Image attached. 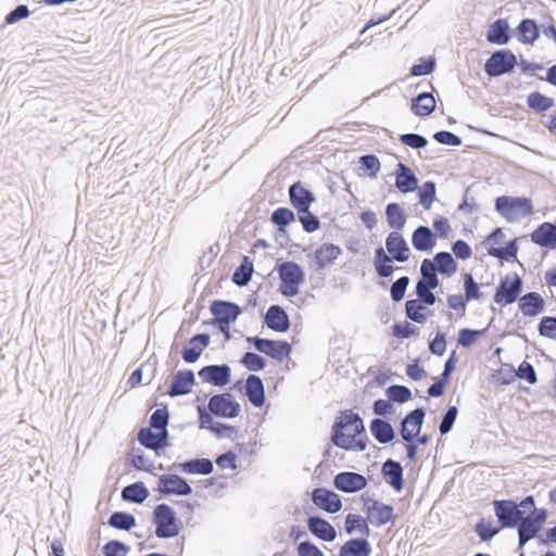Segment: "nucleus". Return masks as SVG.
Returning a JSON list of instances; mask_svg holds the SVG:
<instances>
[{"mask_svg":"<svg viewBox=\"0 0 556 556\" xmlns=\"http://www.w3.org/2000/svg\"><path fill=\"white\" fill-rule=\"evenodd\" d=\"M245 393L254 406L261 407L265 402L262 379L254 375L249 376L245 382Z\"/></svg>","mask_w":556,"mask_h":556,"instance_id":"2f4dec72","label":"nucleus"},{"mask_svg":"<svg viewBox=\"0 0 556 556\" xmlns=\"http://www.w3.org/2000/svg\"><path fill=\"white\" fill-rule=\"evenodd\" d=\"M519 506L523 509V514L528 513V516L523 517L522 515L518 522L519 546L521 547L542 529L547 514L544 508L535 509L532 496L523 498Z\"/></svg>","mask_w":556,"mask_h":556,"instance_id":"7ed1b4c3","label":"nucleus"},{"mask_svg":"<svg viewBox=\"0 0 556 556\" xmlns=\"http://www.w3.org/2000/svg\"><path fill=\"white\" fill-rule=\"evenodd\" d=\"M210 309L214 316L213 324L228 338L230 324L236 321L241 308L232 302L216 300L212 302Z\"/></svg>","mask_w":556,"mask_h":556,"instance_id":"6e6552de","label":"nucleus"},{"mask_svg":"<svg viewBox=\"0 0 556 556\" xmlns=\"http://www.w3.org/2000/svg\"><path fill=\"white\" fill-rule=\"evenodd\" d=\"M149 496V491L142 482H135L125 486L122 491L124 501L141 504Z\"/></svg>","mask_w":556,"mask_h":556,"instance_id":"58836bf2","label":"nucleus"},{"mask_svg":"<svg viewBox=\"0 0 556 556\" xmlns=\"http://www.w3.org/2000/svg\"><path fill=\"white\" fill-rule=\"evenodd\" d=\"M522 291V279L517 273H508L501 278L493 296L501 307L515 303Z\"/></svg>","mask_w":556,"mask_h":556,"instance_id":"0eeeda50","label":"nucleus"},{"mask_svg":"<svg viewBox=\"0 0 556 556\" xmlns=\"http://www.w3.org/2000/svg\"><path fill=\"white\" fill-rule=\"evenodd\" d=\"M434 68V61L431 59H421L418 64L410 68L412 76H424L430 74Z\"/></svg>","mask_w":556,"mask_h":556,"instance_id":"338daca9","label":"nucleus"},{"mask_svg":"<svg viewBox=\"0 0 556 556\" xmlns=\"http://www.w3.org/2000/svg\"><path fill=\"white\" fill-rule=\"evenodd\" d=\"M193 384V372L191 370H180L175 375L168 394L170 396L187 394L191 391Z\"/></svg>","mask_w":556,"mask_h":556,"instance_id":"c756f323","label":"nucleus"},{"mask_svg":"<svg viewBox=\"0 0 556 556\" xmlns=\"http://www.w3.org/2000/svg\"><path fill=\"white\" fill-rule=\"evenodd\" d=\"M241 363L253 371L262 370L265 367V361L256 353L248 352L243 355Z\"/></svg>","mask_w":556,"mask_h":556,"instance_id":"680f3d73","label":"nucleus"},{"mask_svg":"<svg viewBox=\"0 0 556 556\" xmlns=\"http://www.w3.org/2000/svg\"><path fill=\"white\" fill-rule=\"evenodd\" d=\"M412 243L417 251H429L435 245V237L430 228L419 226L412 235Z\"/></svg>","mask_w":556,"mask_h":556,"instance_id":"7c9ffc66","label":"nucleus"},{"mask_svg":"<svg viewBox=\"0 0 556 556\" xmlns=\"http://www.w3.org/2000/svg\"><path fill=\"white\" fill-rule=\"evenodd\" d=\"M531 240L533 243L548 249L556 248V226L552 223L545 222L541 224L532 233Z\"/></svg>","mask_w":556,"mask_h":556,"instance_id":"393cba45","label":"nucleus"},{"mask_svg":"<svg viewBox=\"0 0 556 556\" xmlns=\"http://www.w3.org/2000/svg\"><path fill=\"white\" fill-rule=\"evenodd\" d=\"M386 248L388 253L378 248L375 251L374 266L379 277H390L394 271L392 262H406L409 258L410 250L403 236L397 231H392L386 239Z\"/></svg>","mask_w":556,"mask_h":556,"instance_id":"f03ea898","label":"nucleus"},{"mask_svg":"<svg viewBox=\"0 0 556 556\" xmlns=\"http://www.w3.org/2000/svg\"><path fill=\"white\" fill-rule=\"evenodd\" d=\"M468 302L463 294H450L446 298L448 308L458 313L460 317L465 316Z\"/></svg>","mask_w":556,"mask_h":556,"instance_id":"13d9d810","label":"nucleus"},{"mask_svg":"<svg viewBox=\"0 0 556 556\" xmlns=\"http://www.w3.org/2000/svg\"><path fill=\"white\" fill-rule=\"evenodd\" d=\"M518 308L525 317H536L545 309V300L538 292H528L518 299Z\"/></svg>","mask_w":556,"mask_h":556,"instance_id":"2eb2a0df","label":"nucleus"},{"mask_svg":"<svg viewBox=\"0 0 556 556\" xmlns=\"http://www.w3.org/2000/svg\"><path fill=\"white\" fill-rule=\"evenodd\" d=\"M528 106L538 112H545L554 105V100L539 91H534L528 94L527 98Z\"/></svg>","mask_w":556,"mask_h":556,"instance_id":"79ce46f5","label":"nucleus"},{"mask_svg":"<svg viewBox=\"0 0 556 556\" xmlns=\"http://www.w3.org/2000/svg\"><path fill=\"white\" fill-rule=\"evenodd\" d=\"M370 430L375 439L380 443H388L394 437L392 426L382 419H374L370 424Z\"/></svg>","mask_w":556,"mask_h":556,"instance_id":"a19ab883","label":"nucleus"},{"mask_svg":"<svg viewBox=\"0 0 556 556\" xmlns=\"http://www.w3.org/2000/svg\"><path fill=\"white\" fill-rule=\"evenodd\" d=\"M488 253L496 258L508 260L510 257H516L517 247L515 241H511L504 248L490 247Z\"/></svg>","mask_w":556,"mask_h":556,"instance_id":"4d7b16f0","label":"nucleus"},{"mask_svg":"<svg viewBox=\"0 0 556 556\" xmlns=\"http://www.w3.org/2000/svg\"><path fill=\"white\" fill-rule=\"evenodd\" d=\"M277 271L280 279V293L287 298L299 294L300 286L305 280L302 267L294 262L288 261L280 264Z\"/></svg>","mask_w":556,"mask_h":556,"instance_id":"423d86ee","label":"nucleus"},{"mask_svg":"<svg viewBox=\"0 0 556 556\" xmlns=\"http://www.w3.org/2000/svg\"><path fill=\"white\" fill-rule=\"evenodd\" d=\"M333 484L342 492L353 493L363 490L367 485V480L363 475L346 471L338 473Z\"/></svg>","mask_w":556,"mask_h":556,"instance_id":"dca6fc26","label":"nucleus"},{"mask_svg":"<svg viewBox=\"0 0 556 556\" xmlns=\"http://www.w3.org/2000/svg\"><path fill=\"white\" fill-rule=\"evenodd\" d=\"M307 528L313 535L325 542H332L337 536L334 527L320 517H309Z\"/></svg>","mask_w":556,"mask_h":556,"instance_id":"b1692460","label":"nucleus"},{"mask_svg":"<svg viewBox=\"0 0 556 556\" xmlns=\"http://www.w3.org/2000/svg\"><path fill=\"white\" fill-rule=\"evenodd\" d=\"M425 413L421 408H416L410 412L403 420L401 428V435L404 441L412 442L416 438L424 422Z\"/></svg>","mask_w":556,"mask_h":556,"instance_id":"f3484780","label":"nucleus"},{"mask_svg":"<svg viewBox=\"0 0 556 556\" xmlns=\"http://www.w3.org/2000/svg\"><path fill=\"white\" fill-rule=\"evenodd\" d=\"M433 303H425L415 299L408 300L405 303V314L408 319L417 324H425L430 317L433 316V311L430 306Z\"/></svg>","mask_w":556,"mask_h":556,"instance_id":"aec40b11","label":"nucleus"},{"mask_svg":"<svg viewBox=\"0 0 556 556\" xmlns=\"http://www.w3.org/2000/svg\"><path fill=\"white\" fill-rule=\"evenodd\" d=\"M342 251L339 245L333 243H323L314 252V262L318 269H323L331 265L340 255Z\"/></svg>","mask_w":556,"mask_h":556,"instance_id":"a878e982","label":"nucleus"},{"mask_svg":"<svg viewBox=\"0 0 556 556\" xmlns=\"http://www.w3.org/2000/svg\"><path fill=\"white\" fill-rule=\"evenodd\" d=\"M332 442L343 450H365L366 433L362 418L352 410L341 412L333 425Z\"/></svg>","mask_w":556,"mask_h":556,"instance_id":"f257e3e1","label":"nucleus"},{"mask_svg":"<svg viewBox=\"0 0 556 556\" xmlns=\"http://www.w3.org/2000/svg\"><path fill=\"white\" fill-rule=\"evenodd\" d=\"M391 334L399 340L408 339L412 337H417L419 334V330L417 327L404 320L402 323H396L391 328Z\"/></svg>","mask_w":556,"mask_h":556,"instance_id":"c03bdc74","label":"nucleus"},{"mask_svg":"<svg viewBox=\"0 0 556 556\" xmlns=\"http://www.w3.org/2000/svg\"><path fill=\"white\" fill-rule=\"evenodd\" d=\"M495 208L509 223L519 222L533 213V205L529 198L502 195L496 199Z\"/></svg>","mask_w":556,"mask_h":556,"instance_id":"39448f33","label":"nucleus"},{"mask_svg":"<svg viewBox=\"0 0 556 556\" xmlns=\"http://www.w3.org/2000/svg\"><path fill=\"white\" fill-rule=\"evenodd\" d=\"M179 468L185 473L208 475L213 471V464L210 459L197 458L179 464Z\"/></svg>","mask_w":556,"mask_h":556,"instance_id":"4c0bfd02","label":"nucleus"},{"mask_svg":"<svg viewBox=\"0 0 556 556\" xmlns=\"http://www.w3.org/2000/svg\"><path fill=\"white\" fill-rule=\"evenodd\" d=\"M387 394L391 401L397 403H405L409 401L412 397L410 390L404 386L399 384L389 387L387 390Z\"/></svg>","mask_w":556,"mask_h":556,"instance_id":"864d4df0","label":"nucleus"},{"mask_svg":"<svg viewBox=\"0 0 556 556\" xmlns=\"http://www.w3.org/2000/svg\"><path fill=\"white\" fill-rule=\"evenodd\" d=\"M395 187L402 193L414 192L418 188V179L414 172L405 164L399 163L394 172Z\"/></svg>","mask_w":556,"mask_h":556,"instance_id":"a211bd4d","label":"nucleus"},{"mask_svg":"<svg viewBox=\"0 0 556 556\" xmlns=\"http://www.w3.org/2000/svg\"><path fill=\"white\" fill-rule=\"evenodd\" d=\"M516 64V55L510 50H500L486 60L484 71L490 77H497L511 72Z\"/></svg>","mask_w":556,"mask_h":556,"instance_id":"1a4fd4ad","label":"nucleus"},{"mask_svg":"<svg viewBox=\"0 0 556 556\" xmlns=\"http://www.w3.org/2000/svg\"><path fill=\"white\" fill-rule=\"evenodd\" d=\"M362 168L368 174L369 177L376 178L380 172L381 164L379 159L374 154L363 155L359 157Z\"/></svg>","mask_w":556,"mask_h":556,"instance_id":"3c124183","label":"nucleus"},{"mask_svg":"<svg viewBox=\"0 0 556 556\" xmlns=\"http://www.w3.org/2000/svg\"><path fill=\"white\" fill-rule=\"evenodd\" d=\"M507 31V22L505 20H497L490 26L486 34V38L492 43L504 45L507 43L509 40Z\"/></svg>","mask_w":556,"mask_h":556,"instance_id":"ea45409f","label":"nucleus"},{"mask_svg":"<svg viewBox=\"0 0 556 556\" xmlns=\"http://www.w3.org/2000/svg\"><path fill=\"white\" fill-rule=\"evenodd\" d=\"M299 556H324V553L312 542H301L298 547Z\"/></svg>","mask_w":556,"mask_h":556,"instance_id":"774afa93","label":"nucleus"},{"mask_svg":"<svg viewBox=\"0 0 556 556\" xmlns=\"http://www.w3.org/2000/svg\"><path fill=\"white\" fill-rule=\"evenodd\" d=\"M386 217L390 228L394 229V231L400 232L401 229L405 226L406 216L397 203H389L386 207Z\"/></svg>","mask_w":556,"mask_h":556,"instance_id":"f704fd0d","label":"nucleus"},{"mask_svg":"<svg viewBox=\"0 0 556 556\" xmlns=\"http://www.w3.org/2000/svg\"><path fill=\"white\" fill-rule=\"evenodd\" d=\"M312 502L314 505L329 514H336L342 508L340 496L328 489L316 488L312 492Z\"/></svg>","mask_w":556,"mask_h":556,"instance_id":"4468645a","label":"nucleus"},{"mask_svg":"<svg viewBox=\"0 0 556 556\" xmlns=\"http://www.w3.org/2000/svg\"><path fill=\"white\" fill-rule=\"evenodd\" d=\"M266 326L276 332H286L290 328L288 314L279 305H271L264 317Z\"/></svg>","mask_w":556,"mask_h":556,"instance_id":"5701e85b","label":"nucleus"},{"mask_svg":"<svg viewBox=\"0 0 556 556\" xmlns=\"http://www.w3.org/2000/svg\"><path fill=\"white\" fill-rule=\"evenodd\" d=\"M464 289L465 298L470 302L472 300H480L481 292L478 283L473 280L471 274L464 275Z\"/></svg>","mask_w":556,"mask_h":556,"instance_id":"6e6d98bb","label":"nucleus"},{"mask_svg":"<svg viewBox=\"0 0 556 556\" xmlns=\"http://www.w3.org/2000/svg\"><path fill=\"white\" fill-rule=\"evenodd\" d=\"M501 529V526L496 527L493 525L492 521L485 519H481L476 525V532L478 533L482 541L491 540L494 535H496L500 532Z\"/></svg>","mask_w":556,"mask_h":556,"instance_id":"8fccbe9b","label":"nucleus"},{"mask_svg":"<svg viewBox=\"0 0 556 556\" xmlns=\"http://www.w3.org/2000/svg\"><path fill=\"white\" fill-rule=\"evenodd\" d=\"M109 525L115 529L130 530L136 526V519L128 513L116 511L111 515Z\"/></svg>","mask_w":556,"mask_h":556,"instance_id":"37998d69","label":"nucleus"},{"mask_svg":"<svg viewBox=\"0 0 556 556\" xmlns=\"http://www.w3.org/2000/svg\"><path fill=\"white\" fill-rule=\"evenodd\" d=\"M516 376L520 379L527 380L531 384L536 382L534 368L530 363L526 361L519 365L516 371Z\"/></svg>","mask_w":556,"mask_h":556,"instance_id":"69168bd1","label":"nucleus"},{"mask_svg":"<svg viewBox=\"0 0 556 556\" xmlns=\"http://www.w3.org/2000/svg\"><path fill=\"white\" fill-rule=\"evenodd\" d=\"M435 109V99L431 93L425 92L420 93L412 104V111L417 116H428Z\"/></svg>","mask_w":556,"mask_h":556,"instance_id":"c9c22d12","label":"nucleus"},{"mask_svg":"<svg viewBox=\"0 0 556 556\" xmlns=\"http://www.w3.org/2000/svg\"><path fill=\"white\" fill-rule=\"evenodd\" d=\"M367 521V519L363 518L359 515L349 514L345 518V530L348 533L359 531L361 533L368 535L369 527Z\"/></svg>","mask_w":556,"mask_h":556,"instance_id":"a18cd8bd","label":"nucleus"},{"mask_svg":"<svg viewBox=\"0 0 556 556\" xmlns=\"http://www.w3.org/2000/svg\"><path fill=\"white\" fill-rule=\"evenodd\" d=\"M248 341L252 343L258 352L277 361L288 358L291 353V345L287 341L261 338H249Z\"/></svg>","mask_w":556,"mask_h":556,"instance_id":"9b49d317","label":"nucleus"},{"mask_svg":"<svg viewBox=\"0 0 556 556\" xmlns=\"http://www.w3.org/2000/svg\"><path fill=\"white\" fill-rule=\"evenodd\" d=\"M208 409L212 414L225 418H233L239 414L240 405L229 393L213 395L208 401Z\"/></svg>","mask_w":556,"mask_h":556,"instance_id":"ddd939ff","label":"nucleus"},{"mask_svg":"<svg viewBox=\"0 0 556 556\" xmlns=\"http://www.w3.org/2000/svg\"><path fill=\"white\" fill-rule=\"evenodd\" d=\"M366 515L367 520L371 525L381 527L393 519V507L378 501H372L367 507Z\"/></svg>","mask_w":556,"mask_h":556,"instance_id":"412c9836","label":"nucleus"},{"mask_svg":"<svg viewBox=\"0 0 556 556\" xmlns=\"http://www.w3.org/2000/svg\"><path fill=\"white\" fill-rule=\"evenodd\" d=\"M419 203L425 210H430L435 200V185L432 181H426L418 193Z\"/></svg>","mask_w":556,"mask_h":556,"instance_id":"09e8293b","label":"nucleus"},{"mask_svg":"<svg viewBox=\"0 0 556 556\" xmlns=\"http://www.w3.org/2000/svg\"><path fill=\"white\" fill-rule=\"evenodd\" d=\"M199 376L211 384L223 387L230 380V368L227 365H210L203 367Z\"/></svg>","mask_w":556,"mask_h":556,"instance_id":"4be33fe9","label":"nucleus"},{"mask_svg":"<svg viewBox=\"0 0 556 556\" xmlns=\"http://www.w3.org/2000/svg\"><path fill=\"white\" fill-rule=\"evenodd\" d=\"M382 476L396 492L403 489V468L400 463L388 459L382 466Z\"/></svg>","mask_w":556,"mask_h":556,"instance_id":"c85d7f7f","label":"nucleus"},{"mask_svg":"<svg viewBox=\"0 0 556 556\" xmlns=\"http://www.w3.org/2000/svg\"><path fill=\"white\" fill-rule=\"evenodd\" d=\"M371 546L365 539H351L340 548L339 556H369Z\"/></svg>","mask_w":556,"mask_h":556,"instance_id":"473e14b6","label":"nucleus"},{"mask_svg":"<svg viewBox=\"0 0 556 556\" xmlns=\"http://www.w3.org/2000/svg\"><path fill=\"white\" fill-rule=\"evenodd\" d=\"M539 332L542 337L556 341V317H543L539 325Z\"/></svg>","mask_w":556,"mask_h":556,"instance_id":"bf43d9fd","label":"nucleus"},{"mask_svg":"<svg viewBox=\"0 0 556 556\" xmlns=\"http://www.w3.org/2000/svg\"><path fill=\"white\" fill-rule=\"evenodd\" d=\"M152 523L157 539H173L179 535L181 522L176 511L167 504H159L152 511Z\"/></svg>","mask_w":556,"mask_h":556,"instance_id":"20e7f679","label":"nucleus"},{"mask_svg":"<svg viewBox=\"0 0 556 556\" xmlns=\"http://www.w3.org/2000/svg\"><path fill=\"white\" fill-rule=\"evenodd\" d=\"M295 219L294 213L287 207H279L271 214V222L280 227L293 223Z\"/></svg>","mask_w":556,"mask_h":556,"instance_id":"5fc2aeb1","label":"nucleus"},{"mask_svg":"<svg viewBox=\"0 0 556 556\" xmlns=\"http://www.w3.org/2000/svg\"><path fill=\"white\" fill-rule=\"evenodd\" d=\"M167 422H168L167 409L159 408L151 416L150 428L161 430V431H167L166 430Z\"/></svg>","mask_w":556,"mask_h":556,"instance_id":"052dcab7","label":"nucleus"},{"mask_svg":"<svg viewBox=\"0 0 556 556\" xmlns=\"http://www.w3.org/2000/svg\"><path fill=\"white\" fill-rule=\"evenodd\" d=\"M208 343V334L201 333L193 336L182 351L184 361L186 363H195Z\"/></svg>","mask_w":556,"mask_h":556,"instance_id":"bb28decb","label":"nucleus"},{"mask_svg":"<svg viewBox=\"0 0 556 556\" xmlns=\"http://www.w3.org/2000/svg\"><path fill=\"white\" fill-rule=\"evenodd\" d=\"M156 491L164 496H185L191 494L192 489L182 477L167 473L160 476Z\"/></svg>","mask_w":556,"mask_h":556,"instance_id":"f8f14e48","label":"nucleus"},{"mask_svg":"<svg viewBox=\"0 0 556 556\" xmlns=\"http://www.w3.org/2000/svg\"><path fill=\"white\" fill-rule=\"evenodd\" d=\"M486 329L472 330L468 328L458 331L457 343L463 348H470L475 344L484 333Z\"/></svg>","mask_w":556,"mask_h":556,"instance_id":"49530a36","label":"nucleus"},{"mask_svg":"<svg viewBox=\"0 0 556 556\" xmlns=\"http://www.w3.org/2000/svg\"><path fill=\"white\" fill-rule=\"evenodd\" d=\"M408 282V277L404 276L392 283L390 293L393 301L399 302L404 298Z\"/></svg>","mask_w":556,"mask_h":556,"instance_id":"0e129e2a","label":"nucleus"},{"mask_svg":"<svg viewBox=\"0 0 556 556\" xmlns=\"http://www.w3.org/2000/svg\"><path fill=\"white\" fill-rule=\"evenodd\" d=\"M438 286L433 285H427L424 282L418 281L416 285V295L417 298L415 300L422 301L425 303H433L437 302V296L432 292L433 289H435Z\"/></svg>","mask_w":556,"mask_h":556,"instance_id":"603ef678","label":"nucleus"},{"mask_svg":"<svg viewBox=\"0 0 556 556\" xmlns=\"http://www.w3.org/2000/svg\"><path fill=\"white\" fill-rule=\"evenodd\" d=\"M494 513L501 523V528H514L518 525L523 509L514 501H494Z\"/></svg>","mask_w":556,"mask_h":556,"instance_id":"9d476101","label":"nucleus"},{"mask_svg":"<svg viewBox=\"0 0 556 556\" xmlns=\"http://www.w3.org/2000/svg\"><path fill=\"white\" fill-rule=\"evenodd\" d=\"M518 40L525 45H532L540 36L539 27L533 20L526 18L517 27Z\"/></svg>","mask_w":556,"mask_h":556,"instance_id":"72a5a7b5","label":"nucleus"},{"mask_svg":"<svg viewBox=\"0 0 556 556\" xmlns=\"http://www.w3.org/2000/svg\"><path fill=\"white\" fill-rule=\"evenodd\" d=\"M129 547L119 541H110L103 546L105 556H126Z\"/></svg>","mask_w":556,"mask_h":556,"instance_id":"e2e57ef3","label":"nucleus"},{"mask_svg":"<svg viewBox=\"0 0 556 556\" xmlns=\"http://www.w3.org/2000/svg\"><path fill=\"white\" fill-rule=\"evenodd\" d=\"M433 263L435 265L437 270L444 276L451 277L453 276L457 269L458 265L456 261L453 258L451 253L448 252H439L434 255Z\"/></svg>","mask_w":556,"mask_h":556,"instance_id":"e433bc0d","label":"nucleus"},{"mask_svg":"<svg viewBox=\"0 0 556 556\" xmlns=\"http://www.w3.org/2000/svg\"><path fill=\"white\" fill-rule=\"evenodd\" d=\"M290 202L299 214L308 213L311 204L315 201L314 195L305 189L301 182L293 184L289 189Z\"/></svg>","mask_w":556,"mask_h":556,"instance_id":"6ab92c4d","label":"nucleus"},{"mask_svg":"<svg viewBox=\"0 0 556 556\" xmlns=\"http://www.w3.org/2000/svg\"><path fill=\"white\" fill-rule=\"evenodd\" d=\"M437 271L438 270L432 261L428 258L424 260L420 266L421 279L419 281L427 285L439 286L440 282L437 276Z\"/></svg>","mask_w":556,"mask_h":556,"instance_id":"de8ad7c7","label":"nucleus"},{"mask_svg":"<svg viewBox=\"0 0 556 556\" xmlns=\"http://www.w3.org/2000/svg\"><path fill=\"white\" fill-rule=\"evenodd\" d=\"M167 431L153 428H143L138 433L140 444L150 450H157L166 445Z\"/></svg>","mask_w":556,"mask_h":556,"instance_id":"cd10ccee","label":"nucleus"}]
</instances>
